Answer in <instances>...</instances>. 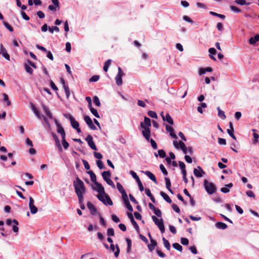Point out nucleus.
<instances>
[{
    "instance_id": "obj_8",
    "label": "nucleus",
    "mask_w": 259,
    "mask_h": 259,
    "mask_svg": "<svg viewBox=\"0 0 259 259\" xmlns=\"http://www.w3.org/2000/svg\"><path fill=\"white\" fill-rule=\"evenodd\" d=\"M29 207L30 212L34 214L37 213L38 209L34 205V200L32 197H29Z\"/></svg>"
},
{
    "instance_id": "obj_23",
    "label": "nucleus",
    "mask_w": 259,
    "mask_h": 259,
    "mask_svg": "<svg viewBox=\"0 0 259 259\" xmlns=\"http://www.w3.org/2000/svg\"><path fill=\"white\" fill-rule=\"evenodd\" d=\"M42 108L44 112L47 114V115L48 116V117L50 119H52L53 115H52L51 112L50 111L48 107H47L45 105L42 104Z\"/></svg>"
},
{
    "instance_id": "obj_36",
    "label": "nucleus",
    "mask_w": 259,
    "mask_h": 259,
    "mask_svg": "<svg viewBox=\"0 0 259 259\" xmlns=\"http://www.w3.org/2000/svg\"><path fill=\"white\" fill-rule=\"evenodd\" d=\"M111 63V60L108 59L104 63V65L103 67V69L105 72H107L108 70V68L110 65Z\"/></svg>"
},
{
    "instance_id": "obj_12",
    "label": "nucleus",
    "mask_w": 259,
    "mask_h": 259,
    "mask_svg": "<svg viewBox=\"0 0 259 259\" xmlns=\"http://www.w3.org/2000/svg\"><path fill=\"white\" fill-rule=\"evenodd\" d=\"M54 5H51L48 7V9L51 11H56L60 8V4L58 0H51Z\"/></svg>"
},
{
    "instance_id": "obj_26",
    "label": "nucleus",
    "mask_w": 259,
    "mask_h": 259,
    "mask_svg": "<svg viewBox=\"0 0 259 259\" xmlns=\"http://www.w3.org/2000/svg\"><path fill=\"white\" fill-rule=\"evenodd\" d=\"M259 41V34H256L254 37H251L249 39V43L250 45H254Z\"/></svg>"
},
{
    "instance_id": "obj_11",
    "label": "nucleus",
    "mask_w": 259,
    "mask_h": 259,
    "mask_svg": "<svg viewBox=\"0 0 259 259\" xmlns=\"http://www.w3.org/2000/svg\"><path fill=\"white\" fill-rule=\"evenodd\" d=\"M193 173L195 176L197 178L202 177L205 174V171L199 166H198L197 168L194 169Z\"/></svg>"
},
{
    "instance_id": "obj_51",
    "label": "nucleus",
    "mask_w": 259,
    "mask_h": 259,
    "mask_svg": "<svg viewBox=\"0 0 259 259\" xmlns=\"http://www.w3.org/2000/svg\"><path fill=\"white\" fill-rule=\"evenodd\" d=\"M90 111L91 113L97 118H100V115L98 114L97 110L95 108L91 109Z\"/></svg>"
},
{
    "instance_id": "obj_41",
    "label": "nucleus",
    "mask_w": 259,
    "mask_h": 259,
    "mask_svg": "<svg viewBox=\"0 0 259 259\" xmlns=\"http://www.w3.org/2000/svg\"><path fill=\"white\" fill-rule=\"evenodd\" d=\"M3 97H4V99H3L4 101L6 102L7 103V104L8 106H10L11 105V101L9 99L8 96L6 94L4 93Z\"/></svg>"
},
{
    "instance_id": "obj_14",
    "label": "nucleus",
    "mask_w": 259,
    "mask_h": 259,
    "mask_svg": "<svg viewBox=\"0 0 259 259\" xmlns=\"http://www.w3.org/2000/svg\"><path fill=\"white\" fill-rule=\"evenodd\" d=\"M52 137H53V138H54V140L55 141V143H56V146L58 147V150L60 152H62V150H63V149H62V146H61V145L60 144V140H59L58 137L54 133H52Z\"/></svg>"
},
{
    "instance_id": "obj_35",
    "label": "nucleus",
    "mask_w": 259,
    "mask_h": 259,
    "mask_svg": "<svg viewBox=\"0 0 259 259\" xmlns=\"http://www.w3.org/2000/svg\"><path fill=\"white\" fill-rule=\"evenodd\" d=\"M24 67H25V69L27 73H29L30 74H32L33 70L32 69V68L30 67V66L29 65V64H28V63L25 64Z\"/></svg>"
},
{
    "instance_id": "obj_10",
    "label": "nucleus",
    "mask_w": 259,
    "mask_h": 259,
    "mask_svg": "<svg viewBox=\"0 0 259 259\" xmlns=\"http://www.w3.org/2000/svg\"><path fill=\"white\" fill-rule=\"evenodd\" d=\"M85 141L92 149L96 151L97 150V148L93 141V137L91 135H88L85 138Z\"/></svg>"
},
{
    "instance_id": "obj_20",
    "label": "nucleus",
    "mask_w": 259,
    "mask_h": 259,
    "mask_svg": "<svg viewBox=\"0 0 259 259\" xmlns=\"http://www.w3.org/2000/svg\"><path fill=\"white\" fill-rule=\"evenodd\" d=\"M87 207L92 215L95 214L97 212V209L92 203L88 202L87 203Z\"/></svg>"
},
{
    "instance_id": "obj_64",
    "label": "nucleus",
    "mask_w": 259,
    "mask_h": 259,
    "mask_svg": "<svg viewBox=\"0 0 259 259\" xmlns=\"http://www.w3.org/2000/svg\"><path fill=\"white\" fill-rule=\"evenodd\" d=\"M246 194L249 197L255 198V194H254L253 191L251 190L247 191Z\"/></svg>"
},
{
    "instance_id": "obj_46",
    "label": "nucleus",
    "mask_w": 259,
    "mask_h": 259,
    "mask_svg": "<svg viewBox=\"0 0 259 259\" xmlns=\"http://www.w3.org/2000/svg\"><path fill=\"white\" fill-rule=\"evenodd\" d=\"M230 8L232 11L236 13H239L241 12V10L239 8L234 6H230Z\"/></svg>"
},
{
    "instance_id": "obj_21",
    "label": "nucleus",
    "mask_w": 259,
    "mask_h": 259,
    "mask_svg": "<svg viewBox=\"0 0 259 259\" xmlns=\"http://www.w3.org/2000/svg\"><path fill=\"white\" fill-rule=\"evenodd\" d=\"M212 71V68H211L210 67H207L206 68H201L199 70V75H202L205 74L207 72H210Z\"/></svg>"
},
{
    "instance_id": "obj_45",
    "label": "nucleus",
    "mask_w": 259,
    "mask_h": 259,
    "mask_svg": "<svg viewBox=\"0 0 259 259\" xmlns=\"http://www.w3.org/2000/svg\"><path fill=\"white\" fill-rule=\"evenodd\" d=\"M148 115L152 118H157V115L156 113L153 111H149L148 112Z\"/></svg>"
},
{
    "instance_id": "obj_16",
    "label": "nucleus",
    "mask_w": 259,
    "mask_h": 259,
    "mask_svg": "<svg viewBox=\"0 0 259 259\" xmlns=\"http://www.w3.org/2000/svg\"><path fill=\"white\" fill-rule=\"evenodd\" d=\"M163 113L162 112L161 113V115L162 117V119L164 120V121H167L168 123H169L170 124H173L174 123V122H173V119H172V118L171 117V116H170V115L168 114V113H167L165 115V116H164L163 115Z\"/></svg>"
},
{
    "instance_id": "obj_28",
    "label": "nucleus",
    "mask_w": 259,
    "mask_h": 259,
    "mask_svg": "<svg viewBox=\"0 0 259 259\" xmlns=\"http://www.w3.org/2000/svg\"><path fill=\"white\" fill-rule=\"evenodd\" d=\"M102 176L104 181H106L110 178L111 174L109 171H104L102 172Z\"/></svg>"
},
{
    "instance_id": "obj_37",
    "label": "nucleus",
    "mask_w": 259,
    "mask_h": 259,
    "mask_svg": "<svg viewBox=\"0 0 259 259\" xmlns=\"http://www.w3.org/2000/svg\"><path fill=\"white\" fill-rule=\"evenodd\" d=\"M162 240L163 242V245L164 247L167 249L170 250V245L168 240H167L164 237H163Z\"/></svg>"
},
{
    "instance_id": "obj_13",
    "label": "nucleus",
    "mask_w": 259,
    "mask_h": 259,
    "mask_svg": "<svg viewBox=\"0 0 259 259\" xmlns=\"http://www.w3.org/2000/svg\"><path fill=\"white\" fill-rule=\"evenodd\" d=\"M84 120L86 123L88 124L89 127L93 130H96V127L94 124L92 119L87 115L84 116Z\"/></svg>"
},
{
    "instance_id": "obj_18",
    "label": "nucleus",
    "mask_w": 259,
    "mask_h": 259,
    "mask_svg": "<svg viewBox=\"0 0 259 259\" xmlns=\"http://www.w3.org/2000/svg\"><path fill=\"white\" fill-rule=\"evenodd\" d=\"M142 172L145 174L151 180H152L155 183H157L156 177L151 172L149 171H142Z\"/></svg>"
},
{
    "instance_id": "obj_61",
    "label": "nucleus",
    "mask_w": 259,
    "mask_h": 259,
    "mask_svg": "<svg viewBox=\"0 0 259 259\" xmlns=\"http://www.w3.org/2000/svg\"><path fill=\"white\" fill-rule=\"evenodd\" d=\"M150 142L151 143V146L154 149H156L157 148V145L156 142L152 139L150 140Z\"/></svg>"
},
{
    "instance_id": "obj_2",
    "label": "nucleus",
    "mask_w": 259,
    "mask_h": 259,
    "mask_svg": "<svg viewBox=\"0 0 259 259\" xmlns=\"http://www.w3.org/2000/svg\"><path fill=\"white\" fill-rule=\"evenodd\" d=\"M174 146L176 149L180 148L183 152L186 154L187 153H189L190 154H192L193 152V150L192 147L187 148L185 144L182 141L178 142L176 140L174 141L173 142Z\"/></svg>"
},
{
    "instance_id": "obj_55",
    "label": "nucleus",
    "mask_w": 259,
    "mask_h": 259,
    "mask_svg": "<svg viewBox=\"0 0 259 259\" xmlns=\"http://www.w3.org/2000/svg\"><path fill=\"white\" fill-rule=\"evenodd\" d=\"M234 130H227V133L233 139L236 140V137L234 135Z\"/></svg>"
},
{
    "instance_id": "obj_9",
    "label": "nucleus",
    "mask_w": 259,
    "mask_h": 259,
    "mask_svg": "<svg viewBox=\"0 0 259 259\" xmlns=\"http://www.w3.org/2000/svg\"><path fill=\"white\" fill-rule=\"evenodd\" d=\"M95 187H92L93 190L98 192V194H103L105 193L104 188L102 186L101 184L98 182H96L95 184Z\"/></svg>"
},
{
    "instance_id": "obj_38",
    "label": "nucleus",
    "mask_w": 259,
    "mask_h": 259,
    "mask_svg": "<svg viewBox=\"0 0 259 259\" xmlns=\"http://www.w3.org/2000/svg\"><path fill=\"white\" fill-rule=\"evenodd\" d=\"M235 2L239 5L243 6V5H249L250 3H246L245 0H235Z\"/></svg>"
},
{
    "instance_id": "obj_50",
    "label": "nucleus",
    "mask_w": 259,
    "mask_h": 259,
    "mask_svg": "<svg viewBox=\"0 0 259 259\" xmlns=\"http://www.w3.org/2000/svg\"><path fill=\"white\" fill-rule=\"evenodd\" d=\"M66 96V98L68 99L69 98L70 96V92H69V89L67 85H66L63 87Z\"/></svg>"
},
{
    "instance_id": "obj_31",
    "label": "nucleus",
    "mask_w": 259,
    "mask_h": 259,
    "mask_svg": "<svg viewBox=\"0 0 259 259\" xmlns=\"http://www.w3.org/2000/svg\"><path fill=\"white\" fill-rule=\"evenodd\" d=\"M126 241L127 242V248H126V253H130L131 249H132V240L129 238L126 239Z\"/></svg>"
},
{
    "instance_id": "obj_5",
    "label": "nucleus",
    "mask_w": 259,
    "mask_h": 259,
    "mask_svg": "<svg viewBox=\"0 0 259 259\" xmlns=\"http://www.w3.org/2000/svg\"><path fill=\"white\" fill-rule=\"evenodd\" d=\"M152 219L155 224L158 227L161 233L163 234L165 232L163 219L162 218L158 219L154 215L152 216Z\"/></svg>"
},
{
    "instance_id": "obj_17",
    "label": "nucleus",
    "mask_w": 259,
    "mask_h": 259,
    "mask_svg": "<svg viewBox=\"0 0 259 259\" xmlns=\"http://www.w3.org/2000/svg\"><path fill=\"white\" fill-rule=\"evenodd\" d=\"M110 248L111 251L113 252L115 251L116 248V251L114 252V255L116 257H117L119 256L120 252V250L118 245H116V246H115L113 244H111Z\"/></svg>"
},
{
    "instance_id": "obj_49",
    "label": "nucleus",
    "mask_w": 259,
    "mask_h": 259,
    "mask_svg": "<svg viewBox=\"0 0 259 259\" xmlns=\"http://www.w3.org/2000/svg\"><path fill=\"white\" fill-rule=\"evenodd\" d=\"M96 163L99 169H102L104 168V164L101 160H98Z\"/></svg>"
},
{
    "instance_id": "obj_19",
    "label": "nucleus",
    "mask_w": 259,
    "mask_h": 259,
    "mask_svg": "<svg viewBox=\"0 0 259 259\" xmlns=\"http://www.w3.org/2000/svg\"><path fill=\"white\" fill-rule=\"evenodd\" d=\"M233 186V183H230L226 185L224 187H222V188H221V191L224 193H227L229 192L230 189Z\"/></svg>"
},
{
    "instance_id": "obj_43",
    "label": "nucleus",
    "mask_w": 259,
    "mask_h": 259,
    "mask_svg": "<svg viewBox=\"0 0 259 259\" xmlns=\"http://www.w3.org/2000/svg\"><path fill=\"white\" fill-rule=\"evenodd\" d=\"M130 174L132 175V176L133 177V178L136 180V181L137 182L140 180L139 177H138V176L137 175V174L134 171L131 170L130 171Z\"/></svg>"
},
{
    "instance_id": "obj_47",
    "label": "nucleus",
    "mask_w": 259,
    "mask_h": 259,
    "mask_svg": "<svg viewBox=\"0 0 259 259\" xmlns=\"http://www.w3.org/2000/svg\"><path fill=\"white\" fill-rule=\"evenodd\" d=\"M100 76L99 75H93L92 77H91L89 79L90 82H96L99 79Z\"/></svg>"
},
{
    "instance_id": "obj_24",
    "label": "nucleus",
    "mask_w": 259,
    "mask_h": 259,
    "mask_svg": "<svg viewBox=\"0 0 259 259\" xmlns=\"http://www.w3.org/2000/svg\"><path fill=\"white\" fill-rule=\"evenodd\" d=\"M1 47L2 49V53H1V54L6 59L9 61L10 60V57L9 55L7 53L6 49L5 48H4L2 44L1 45Z\"/></svg>"
},
{
    "instance_id": "obj_57",
    "label": "nucleus",
    "mask_w": 259,
    "mask_h": 259,
    "mask_svg": "<svg viewBox=\"0 0 259 259\" xmlns=\"http://www.w3.org/2000/svg\"><path fill=\"white\" fill-rule=\"evenodd\" d=\"M121 194L122 195V199H123L124 202L129 201L128 197H127V195L125 191Z\"/></svg>"
},
{
    "instance_id": "obj_27",
    "label": "nucleus",
    "mask_w": 259,
    "mask_h": 259,
    "mask_svg": "<svg viewBox=\"0 0 259 259\" xmlns=\"http://www.w3.org/2000/svg\"><path fill=\"white\" fill-rule=\"evenodd\" d=\"M215 226L219 229L225 230L227 228V225L223 222H217Z\"/></svg>"
},
{
    "instance_id": "obj_42",
    "label": "nucleus",
    "mask_w": 259,
    "mask_h": 259,
    "mask_svg": "<svg viewBox=\"0 0 259 259\" xmlns=\"http://www.w3.org/2000/svg\"><path fill=\"white\" fill-rule=\"evenodd\" d=\"M93 102L97 106L100 107L101 106L100 101L99 100V98L97 96L94 97Z\"/></svg>"
},
{
    "instance_id": "obj_32",
    "label": "nucleus",
    "mask_w": 259,
    "mask_h": 259,
    "mask_svg": "<svg viewBox=\"0 0 259 259\" xmlns=\"http://www.w3.org/2000/svg\"><path fill=\"white\" fill-rule=\"evenodd\" d=\"M143 124H144V126L145 128L149 127L151 126V120L149 118L145 117L144 118V122H142Z\"/></svg>"
},
{
    "instance_id": "obj_4",
    "label": "nucleus",
    "mask_w": 259,
    "mask_h": 259,
    "mask_svg": "<svg viewBox=\"0 0 259 259\" xmlns=\"http://www.w3.org/2000/svg\"><path fill=\"white\" fill-rule=\"evenodd\" d=\"M97 198L100 201L102 202L106 205H112L113 202L108 195L104 193V194H98Z\"/></svg>"
},
{
    "instance_id": "obj_29",
    "label": "nucleus",
    "mask_w": 259,
    "mask_h": 259,
    "mask_svg": "<svg viewBox=\"0 0 259 259\" xmlns=\"http://www.w3.org/2000/svg\"><path fill=\"white\" fill-rule=\"evenodd\" d=\"M160 195L162 197V198L168 203H171V200L169 198V197L164 192H160Z\"/></svg>"
},
{
    "instance_id": "obj_3",
    "label": "nucleus",
    "mask_w": 259,
    "mask_h": 259,
    "mask_svg": "<svg viewBox=\"0 0 259 259\" xmlns=\"http://www.w3.org/2000/svg\"><path fill=\"white\" fill-rule=\"evenodd\" d=\"M204 187L207 193L210 195L213 194L217 190L215 185L207 180L204 181Z\"/></svg>"
},
{
    "instance_id": "obj_25",
    "label": "nucleus",
    "mask_w": 259,
    "mask_h": 259,
    "mask_svg": "<svg viewBox=\"0 0 259 259\" xmlns=\"http://www.w3.org/2000/svg\"><path fill=\"white\" fill-rule=\"evenodd\" d=\"M151 243L148 245V247L150 251H152L157 245V242L151 238Z\"/></svg>"
},
{
    "instance_id": "obj_7",
    "label": "nucleus",
    "mask_w": 259,
    "mask_h": 259,
    "mask_svg": "<svg viewBox=\"0 0 259 259\" xmlns=\"http://www.w3.org/2000/svg\"><path fill=\"white\" fill-rule=\"evenodd\" d=\"M123 73L122 72V70L120 67L118 68V73L115 76L116 83L118 86H120L122 84V76Z\"/></svg>"
},
{
    "instance_id": "obj_59",
    "label": "nucleus",
    "mask_w": 259,
    "mask_h": 259,
    "mask_svg": "<svg viewBox=\"0 0 259 259\" xmlns=\"http://www.w3.org/2000/svg\"><path fill=\"white\" fill-rule=\"evenodd\" d=\"M159 167L164 175L166 176L167 175V171L162 164L160 165Z\"/></svg>"
},
{
    "instance_id": "obj_34",
    "label": "nucleus",
    "mask_w": 259,
    "mask_h": 259,
    "mask_svg": "<svg viewBox=\"0 0 259 259\" xmlns=\"http://www.w3.org/2000/svg\"><path fill=\"white\" fill-rule=\"evenodd\" d=\"M218 111V116L222 119H225L226 118L225 112L222 111L219 107L217 108Z\"/></svg>"
},
{
    "instance_id": "obj_63",
    "label": "nucleus",
    "mask_w": 259,
    "mask_h": 259,
    "mask_svg": "<svg viewBox=\"0 0 259 259\" xmlns=\"http://www.w3.org/2000/svg\"><path fill=\"white\" fill-rule=\"evenodd\" d=\"M82 163L84 165L85 169H86L87 170H89L90 168V166L88 161L84 159H83L82 160Z\"/></svg>"
},
{
    "instance_id": "obj_62",
    "label": "nucleus",
    "mask_w": 259,
    "mask_h": 259,
    "mask_svg": "<svg viewBox=\"0 0 259 259\" xmlns=\"http://www.w3.org/2000/svg\"><path fill=\"white\" fill-rule=\"evenodd\" d=\"M158 155L161 158H164L166 156L165 152H164V151L163 150H159L158 151Z\"/></svg>"
},
{
    "instance_id": "obj_52",
    "label": "nucleus",
    "mask_w": 259,
    "mask_h": 259,
    "mask_svg": "<svg viewBox=\"0 0 259 259\" xmlns=\"http://www.w3.org/2000/svg\"><path fill=\"white\" fill-rule=\"evenodd\" d=\"M32 109L34 113L35 114V115L38 118H40V115L39 112L35 108V107L33 105L32 106Z\"/></svg>"
},
{
    "instance_id": "obj_48",
    "label": "nucleus",
    "mask_w": 259,
    "mask_h": 259,
    "mask_svg": "<svg viewBox=\"0 0 259 259\" xmlns=\"http://www.w3.org/2000/svg\"><path fill=\"white\" fill-rule=\"evenodd\" d=\"M117 188L120 193L125 191L121 184L119 183H117Z\"/></svg>"
},
{
    "instance_id": "obj_39",
    "label": "nucleus",
    "mask_w": 259,
    "mask_h": 259,
    "mask_svg": "<svg viewBox=\"0 0 259 259\" xmlns=\"http://www.w3.org/2000/svg\"><path fill=\"white\" fill-rule=\"evenodd\" d=\"M172 246L175 249H176L179 251H182L183 250L182 246L178 243H174L172 244Z\"/></svg>"
},
{
    "instance_id": "obj_15",
    "label": "nucleus",
    "mask_w": 259,
    "mask_h": 259,
    "mask_svg": "<svg viewBox=\"0 0 259 259\" xmlns=\"http://www.w3.org/2000/svg\"><path fill=\"white\" fill-rule=\"evenodd\" d=\"M71 125L72 127L75 129L78 133H81V130L80 129L79 126V123L78 121L75 120L74 118L72 121H70Z\"/></svg>"
},
{
    "instance_id": "obj_1",
    "label": "nucleus",
    "mask_w": 259,
    "mask_h": 259,
    "mask_svg": "<svg viewBox=\"0 0 259 259\" xmlns=\"http://www.w3.org/2000/svg\"><path fill=\"white\" fill-rule=\"evenodd\" d=\"M73 186L78 198L79 202L82 203L83 202V195L86 191L84 184L78 177H76L73 181Z\"/></svg>"
},
{
    "instance_id": "obj_6",
    "label": "nucleus",
    "mask_w": 259,
    "mask_h": 259,
    "mask_svg": "<svg viewBox=\"0 0 259 259\" xmlns=\"http://www.w3.org/2000/svg\"><path fill=\"white\" fill-rule=\"evenodd\" d=\"M140 126L141 128L143 129L142 134L144 138L146 139L147 141L150 140V130L149 127L145 128L144 126V124L141 122L140 123Z\"/></svg>"
},
{
    "instance_id": "obj_54",
    "label": "nucleus",
    "mask_w": 259,
    "mask_h": 259,
    "mask_svg": "<svg viewBox=\"0 0 259 259\" xmlns=\"http://www.w3.org/2000/svg\"><path fill=\"white\" fill-rule=\"evenodd\" d=\"M126 208L130 211H133V208L129 201L124 202Z\"/></svg>"
},
{
    "instance_id": "obj_33",
    "label": "nucleus",
    "mask_w": 259,
    "mask_h": 259,
    "mask_svg": "<svg viewBox=\"0 0 259 259\" xmlns=\"http://www.w3.org/2000/svg\"><path fill=\"white\" fill-rule=\"evenodd\" d=\"M13 223L15 224V225L13 226V231L15 233H18L19 231V228L18 227L19 224L18 222L16 220L14 219L13 220Z\"/></svg>"
},
{
    "instance_id": "obj_60",
    "label": "nucleus",
    "mask_w": 259,
    "mask_h": 259,
    "mask_svg": "<svg viewBox=\"0 0 259 259\" xmlns=\"http://www.w3.org/2000/svg\"><path fill=\"white\" fill-rule=\"evenodd\" d=\"M181 243L184 245H187L189 244V240L186 238H182Z\"/></svg>"
},
{
    "instance_id": "obj_56",
    "label": "nucleus",
    "mask_w": 259,
    "mask_h": 259,
    "mask_svg": "<svg viewBox=\"0 0 259 259\" xmlns=\"http://www.w3.org/2000/svg\"><path fill=\"white\" fill-rule=\"evenodd\" d=\"M107 234L109 236H113L114 235V231L113 228H109L107 231Z\"/></svg>"
},
{
    "instance_id": "obj_30",
    "label": "nucleus",
    "mask_w": 259,
    "mask_h": 259,
    "mask_svg": "<svg viewBox=\"0 0 259 259\" xmlns=\"http://www.w3.org/2000/svg\"><path fill=\"white\" fill-rule=\"evenodd\" d=\"M165 184H166V188L168 189V190L171 193H173L172 192V191L171 190V188H170V186H171V183H170V180L169 178H167V177H165Z\"/></svg>"
},
{
    "instance_id": "obj_22",
    "label": "nucleus",
    "mask_w": 259,
    "mask_h": 259,
    "mask_svg": "<svg viewBox=\"0 0 259 259\" xmlns=\"http://www.w3.org/2000/svg\"><path fill=\"white\" fill-rule=\"evenodd\" d=\"M166 131L169 133V135L170 136L173 138H175V139H176L177 138V135L174 133V129L173 128L168 125H167L166 126Z\"/></svg>"
},
{
    "instance_id": "obj_58",
    "label": "nucleus",
    "mask_w": 259,
    "mask_h": 259,
    "mask_svg": "<svg viewBox=\"0 0 259 259\" xmlns=\"http://www.w3.org/2000/svg\"><path fill=\"white\" fill-rule=\"evenodd\" d=\"M3 24L4 25H5V26L10 31V32H13V27L9 24H8L7 22H3Z\"/></svg>"
},
{
    "instance_id": "obj_40",
    "label": "nucleus",
    "mask_w": 259,
    "mask_h": 259,
    "mask_svg": "<svg viewBox=\"0 0 259 259\" xmlns=\"http://www.w3.org/2000/svg\"><path fill=\"white\" fill-rule=\"evenodd\" d=\"M209 14L211 15H212V16L219 17V18H221L222 19H224L225 18V15H222V14H218V13H217L215 12H214L210 11L209 12Z\"/></svg>"
},
{
    "instance_id": "obj_44",
    "label": "nucleus",
    "mask_w": 259,
    "mask_h": 259,
    "mask_svg": "<svg viewBox=\"0 0 259 259\" xmlns=\"http://www.w3.org/2000/svg\"><path fill=\"white\" fill-rule=\"evenodd\" d=\"M59 28L58 26H54L52 27H49V31L51 33H53L54 31L58 32H59Z\"/></svg>"
},
{
    "instance_id": "obj_53",
    "label": "nucleus",
    "mask_w": 259,
    "mask_h": 259,
    "mask_svg": "<svg viewBox=\"0 0 259 259\" xmlns=\"http://www.w3.org/2000/svg\"><path fill=\"white\" fill-rule=\"evenodd\" d=\"M153 212L157 217H161L162 213L159 209L156 208L154 210Z\"/></svg>"
}]
</instances>
